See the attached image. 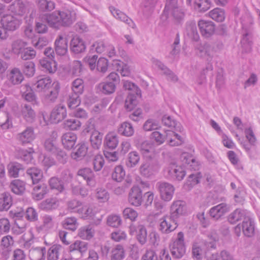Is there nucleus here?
<instances>
[{
  "label": "nucleus",
  "instance_id": "nucleus-1",
  "mask_svg": "<svg viewBox=\"0 0 260 260\" xmlns=\"http://www.w3.org/2000/svg\"><path fill=\"white\" fill-rule=\"evenodd\" d=\"M120 80L119 75L115 72L111 73L107 77V81L99 84L97 89L105 94L113 93L116 89V83Z\"/></svg>",
  "mask_w": 260,
  "mask_h": 260
},
{
  "label": "nucleus",
  "instance_id": "nucleus-31",
  "mask_svg": "<svg viewBox=\"0 0 260 260\" xmlns=\"http://www.w3.org/2000/svg\"><path fill=\"white\" fill-rule=\"evenodd\" d=\"M46 20L51 27L59 29L62 27L58 11H55L47 15Z\"/></svg>",
  "mask_w": 260,
  "mask_h": 260
},
{
  "label": "nucleus",
  "instance_id": "nucleus-23",
  "mask_svg": "<svg viewBox=\"0 0 260 260\" xmlns=\"http://www.w3.org/2000/svg\"><path fill=\"white\" fill-rule=\"evenodd\" d=\"M229 211V207L225 203H221L211 208L209 210L211 217L218 219Z\"/></svg>",
  "mask_w": 260,
  "mask_h": 260
},
{
  "label": "nucleus",
  "instance_id": "nucleus-14",
  "mask_svg": "<svg viewBox=\"0 0 260 260\" xmlns=\"http://www.w3.org/2000/svg\"><path fill=\"white\" fill-rule=\"evenodd\" d=\"M244 132L245 137L248 143L241 141V144L242 145L245 151L250 154L251 147H255L256 146V138L251 128L249 127L245 129Z\"/></svg>",
  "mask_w": 260,
  "mask_h": 260
},
{
  "label": "nucleus",
  "instance_id": "nucleus-3",
  "mask_svg": "<svg viewBox=\"0 0 260 260\" xmlns=\"http://www.w3.org/2000/svg\"><path fill=\"white\" fill-rule=\"evenodd\" d=\"M241 231L247 237H252L254 234V223L249 217L244 218L242 223L237 225L234 228V232L237 236L241 235Z\"/></svg>",
  "mask_w": 260,
  "mask_h": 260
},
{
  "label": "nucleus",
  "instance_id": "nucleus-41",
  "mask_svg": "<svg viewBox=\"0 0 260 260\" xmlns=\"http://www.w3.org/2000/svg\"><path fill=\"white\" fill-rule=\"evenodd\" d=\"M26 175L31 180L33 184L37 183L42 177L41 171L37 168L34 167L27 169Z\"/></svg>",
  "mask_w": 260,
  "mask_h": 260
},
{
  "label": "nucleus",
  "instance_id": "nucleus-21",
  "mask_svg": "<svg viewBox=\"0 0 260 260\" xmlns=\"http://www.w3.org/2000/svg\"><path fill=\"white\" fill-rule=\"evenodd\" d=\"M55 50L58 55H64L68 51V40L66 37L59 35L56 38L55 43Z\"/></svg>",
  "mask_w": 260,
  "mask_h": 260
},
{
  "label": "nucleus",
  "instance_id": "nucleus-37",
  "mask_svg": "<svg viewBox=\"0 0 260 260\" xmlns=\"http://www.w3.org/2000/svg\"><path fill=\"white\" fill-rule=\"evenodd\" d=\"M10 82L13 85L21 83L24 78L20 70L18 68L13 69L8 75Z\"/></svg>",
  "mask_w": 260,
  "mask_h": 260
},
{
  "label": "nucleus",
  "instance_id": "nucleus-43",
  "mask_svg": "<svg viewBox=\"0 0 260 260\" xmlns=\"http://www.w3.org/2000/svg\"><path fill=\"white\" fill-rule=\"evenodd\" d=\"M12 205V197L10 193L5 192L0 198V211L8 210Z\"/></svg>",
  "mask_w": 260,
  "mask_h": 260
},
{
  "label": "nucleus",
  "instance_id": "nucleus-33",
  "mask_svg": "<svg viewBox=\"0 0 260 260\" xmlns=\"http://www.w3.org/2000/svg\"><path fill=\"white\" fill-rule=\"evenodd\" d=\"M58 206L59 201L56 198L47 199L39 204L40 209L46 211L54 210Z\"/></svg>",
  "mask_w": 260,
  "mask_h": 260
},
{
  "label": "nucleus",
  "instance_id": "nucleus-45",
  "mask_svg": "<svg viewBox=\"0 0 260 260\" xmlns=\"http://www.w3.org/2000/svg\"><path fill=\"white\" fill-rule=\"evenodd\" d=\"M140 156L137 151H134L128 154L126 161L127 167L132 168L136 166L140 161Z\"/></svg>",
  "mask_w": 260,
  "mask_h": 260
},
{
  "label": "nucleus",
  "instance_id": "nucleus-10",
  "mask_svg": "<svg viewBox=\"0 0 260 260\" xmlns=\"http://www.w3.org/2000/svg\"><path fill=\"white\" fill-rule=\"evenodd\" d=\"M201 34L205 38H209L212 36L215 30L214 23L211 21L200 20L198 23Z\"/></svg>",
  "mask_w": 260,
  "mask_h": 260
},
{
  "label": "nucleus",
  "instance_id": "nucleus-26",
  "mask_svg": "<svg viewBox=\"0 0 260 260\" xmlns=\"http://www.w3.org/2000/svg\"><path fill=\"white\" fill-rule=\"evenodd\" d=\"M14 243L13 238L10 235L3 237L1 241L0 247L3 255H7L11 250V247Z\"/></svg>",
  "mask_w": 260,
  "mask_h": 260
},
{
  "label": "nucleus",
  "instance_id": "nucleus-63",
  "mask_svg": "<svg viewBox=\"0 0 260 260\" xmlns=\"http://www.w3.org/2000/svg\"><path fill=\"white\" fill-rule=\"evenodd\" d=\"M83 81L81 79L77 78L72 82V92L81 94L83 92Z\"/></svg>",
  "mask_w": 260,
  "mask_h": 260
},
{
  "label": "nucleus",
  "instance_id": "nucleus-7",
  "mask_svg": "<svg viewBox=\"0 0 260 260\" xmlns=\"http://www.w3.org/2000/svg\"><path fill=\"white\" fill-rule=\"evenodd\" d=\"M100 211V209L93 205L82 204L81 208L77 209V213L84 219H94Z\"/></svg>",
  "mask_w": 260,
  "mask_h": 260
},
{
  "label": "nucleus",
  "instance_id": "nucleus-11",
  "mask_svg": "<svg viewBox=\"0 0 260 260\" xmlns=\"http://www.w3.org/2000/svg\"><path fill=\"white\" fill-rule=\"evenodd\" d=\"M212 50L211 45L207 43L198 44L194 48L196 54L198 56L207 60L212 59Z\"/></svg>",
  "mask_w": 260,
  "mask_h": 260
},
{
  "label": "nucleus",
  "instance_id": "nucleus-62",
  "mask_svg": "<svg viewBox=\"0 0 260 260\" xmlns=\"http://www.w3.org/2000/svg\"><path fill=\"white\" fill-rule=\"evenodd\" d=\"M80 94L72 92L69 96L68 100V106L70 109H74L78 106L80 103Z\"/></svg>",
  "mask_w": 260,
  "mask_h": 260
},
{
  "label": "nucleus",
  "instance_id": "nucleus-9",
  "mask_svg": "<svg viewBox=\"0 0 260 260\" xmlns=\"http://www.w3.org/2000/svg\"><path fill=\"white\" fill-rule=\"evenodd\" d=\"M166 170L170 178L178 181H181L186 175L184 168L175 163L170 164Z\"/></svg>",
  "mask_w": 260,
  "mask_h": 260
},
{
  "label": "nucleus",
  "instance_id": "nucleus-61",
  "mask_svg": "<svg viewBox=\"0 0 260 260\" xmlns=\"http://www.w3.org/2000/svg\"><path fill=\"white\" fill-rule=\"evenodd\" d=\"M64 125L66 128L75 131L80 127L81 123L78 119L71 118L66 120L64 122Z\"/></svg>",
  "mask_w": 260,
  "mask_h": 260
},
{
  "label": "nucleus",
  "instance_id": "nucleus-48",
  "mask_svg": "<svg viewBox=\"0 0 260 260\" xmlns=\"http://www.w3.org/2000/svg\"><path fill=\"white\" fill-rule=\"evenodd\" d=\"M103 134L98 131H94L90 136V142L94 149H98L102 143Z\"/></svg>",
  "mask_w": 260,
  "mask_h": 260
},
{
  "label": "nucleus",
  "instance_id": "nucleus-51",
  "mask_svg": "<svg viewBox=\"0 0 260 260\" xmlns=\"http://www.w3.org/2000/svg\"><path fill=\"white\" fill-rule=\"evenodd\" d=\"M209 16L217 22H222L225 19V12L223 9L217 8L210 11Z\"/></svg>",
  "mask_w": 260,
  "mask_h": 260
},
{
  "label": "nucleus",
  "instance_id": "nucleus-6",
  "mask_svg": "<svg viewBox=\"0 0 260 260\" xmlns=\"http://www.w3.org/2000/svg\"><path fill=\"white\" fill-rule=\"evenodd\" d=\"M161 199L165 201H170L173 198L175 188L174 186L166 182H158L156 185Z\"/></svg>",
  "mask_w": 260,
  "mask_h": 260
},
{
  "label": "nucleus",
  "instance_id": "nucleus-17",
  "mask_svg": "<svg viewBox=\"0 0 260 260\" xmlns=\"http://www.w3.org/2000/svg\"><path fill=\"white\" fill-rule=\"evenodd\" d=\"M20 115L28 123H32L36 119V112L31 106L28 104H23L21 106Z\"/></svg>",
  "mask_w": 260,
  "mask_h": 260
},
{
  "label": "nucleus",
  "instance_id": "nucleus-42",
  "mask_svg": "<svg viewBox=\"0 0 260 260\" xmlns=\"http://www.w3.org/2000/svg\"><path fill=\"white\" fill-rule=\"evenodd\" d=\"M27 45V44L26 42L21 39H17L12 43V52L16 55H19Z\"/></svg>",
  "mask_w": 260,
  "mask_h": 260
},
{
  "label": "nucleus",
  "instance_id": "nucleus-36",
  "mask_svg": "<svg viewBox=\"0 0 260 260\" xmlns=\"http://www.w3.org/2000/svg\"><path fill=\"white\" fill-rule=\"evenodd\" d=\"M42 70L49 73H54L57 70V64L54 60L49 61L46 59L40 60Z\"/></svg>",
  "mask_w": 260,
  "mask_h": 260
},
{
  "label": "nucleus",
  "instance_id": "nucleus-20",
  "mask_svg": "<svg viewBox=\"0 0 260 260\" xmlns=\"http://www.w3.org/2000/svg\"><path fill=\"white\" fill-rule=\"evenodd\" d=\"M77 175L86 181L87 185L94 186L95 184L94 173L88 168H82L78 170Z\"/></svg>",
  "mask_w": 260,
  "mask_h": 260
},
{
  "label": "nucleus",
  "instance_id": "nucleus-32",
  "mask_svg": "<svg viewBox=\"0 0 260 260\" xmlns=\"http://www.w3.org/2000/svg\"><path fill=\"white\" fill-rule=\"evenodd\" d=\"M125 256V250L121 244L115 245L111 251V260H122Z\"/></svg>",
  "mask_w": 260,
  "mask_h": 260
},
{
  "label": "nucleus",
  "instance_id": "nucleus-13",
  "mask_svg": "<svg viewBox=\"0 0 260 260\" xmlns=\"http://www.w3.org/2000/svg\"><path fill=\"white\" fill-rule=\"evenodd\" d=\"M65 252L64 248L60 244H55L50 246L47 252V260H58Z\"/></svg>",
  "mask_w": 260,
  "mask_h": 260
},
{
  "label": "nucleus",
  "instance_id": "nucleus-53",
  "mask_svg": "<svg viewBox=\"0 0 260 260\" xmlns=\"http://www.w3.org/2000/svg\"><path fill=\"white\" fill-rule=\"evenodd\" d=\"M55 224L54 218L53 216L45 214L42 217V226L43 229L49 230L53 229Z\"/></svg>",
  "mask_w": 260,
  "mask_h": 260
},
{
  "label": "nucleus",
  "instance_id": "nucleus-40",
  "mask_svg": "<svg viewBox=\"0 0 260 260\" xmlns=\"http://www.w3.org/2000/svg\"><path fill=\"white\" fill-rule=\"evenodd\" d=\"M36 5L41 12L51 11L55 8L53 2L47 0H36Z\"/></svg>",
  "mask_w": 260,
  "mask_h": 260
},
{
  "label": "nucleus",
  "instance_id": "nucleus-58",
  "mask_svg": "<svg viewBox=\"0 0 260 260\" xmlns=\"http://www.w3.org/2000/svg\"><path fill=\"white\" fill-rule=\"evenodd\" d=\"M20 54L22 60H26L34 59L36 56V52L33 48L26 46Z\"/></svg>",
  "mask_w": 260,
  "mask_h": 260
},
{
  "label": "nucleus",
  "instance_id": "nucleus-5",
  "mask_svg": "<svg viewBox=\"0 0 260 260\" xmlns=\"http://www.w3.org/2000/svg\"><path fill=\"white\" fill-rule=\"evenodd\" d=\"M157 161L154 159L146 160L140 166V174L145 177H149L157 173L159 170Z\"/></svg>",
  "mask_w": 260,
  "mask_h": 260
},
{
  "label": "nucleus",
  "instance_id": "nucleus-57",
  "mask_svg": "<svg viewBox=\"0 0 260 260\" xmlns=\"http://www.w3.org/2000/svg\"><path fill=\"white\" fill-rule=\"evenodd\" d=\"M111 239L116 242H120L127 239V234L122 230H118L112 232L110 235Z\"/></svg>",
  "mask_w": 260,
  "mask_h": 260
},
{
  "label": "nucleus",
  "instance_id": "nucleus-15",
  "mask_svg": "<svg viewBox=\"0 0 260 260\" xmlns=\"http://www.w3.org/2000/svg\"><path fill=\"white\" fill-rule=\"evenodd\" d=\"M176 132L174 130L165 131L166 139L171 146H180L184 143L183 138Z\"/></svg>",
  "mask_w": 260,
  "mask_h": 260
},
{
  "label": "nucleus",
  "instance_id": "nucleus-8",
  "mask_svg": "<svg viewBox=\"0 0 260 260\" xmlns=\"http://www.w3.org/2000/svg\"><path fill=\"white\" fill-rule=\"evenodd\" d=\"M1 23L8 31H14L19 27L21 20L14 15H7L2 18Z\"/></svg>",
  "mask_w": 260,
  "mask_h": 260
},
{
  "label": "nucleus",
  "instance_id": "nucleus-4",
  "mask_svg": "<svg viewBox=\"0 0 260 260\" xmlns=\"http://www.w3.org/2000/svg\"><path fill=\"white\" fill-rule=\"evenodd\" d=\"M178 225L177 220L171 216L165 215L159 219L158 230L162 234H168L175 230Z\"/></svg>",
  "mask_w": 260,
  "mask_h": 260
},
{
  "label": "nucleus",
  "instance_id": "nucleus-22",
  "mask_svg": "<svg viewBox=\"0 0 260 260\" xmlns=\"http://www.w3.org/2000/svg\"><path fill=\"white\" fill-rule=\"evenodd\" d=\"M185 211L184 202L180 200L176 201L171 205L170 216L176 220L180 216L183 215Z\"/></svg>",
  "mask_w": 260,
  "mask_h": 260
},
{
  "label": "nucleus",
  "instance_id": "nucleus-34",
  "mask_svg": "<svg viewBox=\"0 0 260 260\" xmlns=\"http://www.w3.org/2000/svg\"><path fill=\"white\" fill-rule=\"evenodd\" d=\"M119 143L117 135L114 132L109 133L105 137L104 145L111 149H115Z\"/></svg>",
  "mask_w": 260,
  "mask_h": 260
},
{
  "label": "nucleus",
  "instance_id": "nucleus-24",
  "mask_svg": "<svg viewBox=\"0 0 260 260\" xmlns=\"http://www.w3.org/2000/svg\"><path fill=\"white\" fill-rule=\"evenodd\" d=\"M109 9L111 13L116 19L125 23L132 28L135 27V24L133 20L125 14L113 7H110Z\"/></svg>",
  "mask_w": 260,
  "mask_h": 260
},
{
  "label": "nucleus",
  "instance_id": "nucleus-59",
  "mask_svg": "<svg viewBox=\"0 0 260 260\" xmlns=\"http://www.w3.org/2000/svg\"><path fill=\"white\" fill-rule=\"evenodd\" d=\"M63 224L66 229L73 231H75L78 226L77 219L74 217L66 218L63 221Z\"/></svg>",
  "mask_w": 260,
  "mask_h": 260
},
{
  "label": "nucleus",
  "instance_id": "nucleus-50",
  "mask_svg": "<svg viewBox=\"0 0 260 260\" xmlns=\"http://www.w3.org/2000/svg\"><path fill=\"white\" fill-rule=\"evenodd\" d=\"M87 151V145L85 143L81 144L77 151L72 153L71 157L73 159L76 160H81L86 155Z\"/></svg>",
  "mask_w": 260,
  "mask_h": 260
},
{
  "label": "nucleus",
  "instance_id": "nucleus-49",
  "mask_svg": "<svg viewBox=\"0 0 260 260\" xmlns=\"http://www.w3.org/2000/svg\"><path fill=\"white\" fill-rule=\"evenodd\" d=\"M94 234V230L90 226H83L78 231V236L84 240H90Z\"/></svg>",
  "mask_w": 260,
  "mask_h": 260
},
{
  "label": "nucleus",
  "instance_id": "nucleus-54",
  "mask_svg": "<svg viewBox=\"0 0 260 260\" xmlns=\"http://www.w3.org/2000/svg\"><path fill=\"white\" fill-rule=\"evenodd\" d=\"M16 157L18 159H21L26 164L31 162L32 159V154L26 150H18L16 153Z\"/></svg>",
  "mask_w": 260,
  "mask_h": 260
},
{
  "label": "nucleus",
  "instance_id": "nucleus-39",
  "mask_svg": "<svg viewBox=\"0 0 260 260\" xmlns=\"http://www.w3.org/2000/svg\"><path fill=\"white\" fill-rule=\"evenodd\" d=\"M186 35L192 40L197 41L200 38L196 23L193 21L187 22L185 30Z\"/></svg>",
  "mask_w": 260,
  "mask_h": 260
},
{
  "label": "nucleus",
  "instance_id": "nucleus-16",
  "mask_svg": "<svg viewBox=\"0 0 260 260\" xmlns=\"http://www.w3.org/2000/svg\"><path fill=\"white\" fill-rule=\"evenodd\" d=\"M129 202L133 206H140L142 203V192L138 186H133L129 193Z\"/></svg>",
  "mask_w": 260,
  "mask_h": 260
},
{
  "label": "nucleus",
  "instance_id": "nucleus-12",
  "mask_svg": "<svg viewBox=\"0 0 260 260\" xmlns=\"http://www.w3.org/2000/svg\"><path fill=\"white\" fill-rule=\"evenodd\" d=\"M35 138L34 128L32 127H27L23 131L18 134L16 139L20 144L26 145L30 143Z\"/></svg>",
  "mask_w": 260,
  "mask_h": 260
},
{
  "label": "nucleus",
  "instance_id": "nucleus-29",
  "mask_svg": "<svg viewBox=\"0 0 260 260\" xmlns=\"http://www.w3.org/2000/svg\"><path fill=\"white\" fill-rule=\"evenodd\" d=\"M10 10L19 16H23L27 11L26 5L21 0L15 1L10 6Z\"/></svg>",
  "mask_w": 260,
  "mask_h": 260
},
{
  "label": "nucleus",
  "instance_id": "nucleus-2",
  "mask_svg": "<svg viewBox=\"0 0 260 260\" xmlns=\"http://www.w3.org/2000/svg\"><path fill=\"white\" fill-rule=\"evenodd\" d=\"M170 249L172 255L177 258H180L185 254L186 248L183 232H180L177 234L176 239L170 244Z\"/></svg>",
  "mask_w": 260,
  "mask_h": 260
},
{
  "label": "nucleus",
  "instance_id": "nucleus-28",
  "mask_svg": "<svg viewBox=\"0 0 260 260\" xmlns=\"http://www.w3.org/2000/svg\"><path fill=\"white\" fill-rule=\"evenodd\" d=\"M248 214L247 210L237 209L229 215L228 220L231 223L234 224L242 219H244L245 217H249Z\"/></svg>",
  "mask_w": 260,
  "mask_h": 260
},
{
  "label": "nucleus",
  "instance_id": "nucleus-25",
  "mask_svg": "<svg viewBox=\"0 0 260 260\" xmlns=\"http://www.w3.org/2000/svg\"><path fill=\"white\" fill-rule=\"evenodd\" d=\"M70 48L75 53H80L85 51L86 46L84 41L77 36H74L70 42Z\"/></svg>",
  "mask_w": 260,
  "mask_h": 260
},
{
  "label": "nucleus",
  "instance_id": "nucleus-19",
  "mask_svg": "<svg viewBox=\"0 0 260 260\" xmlns=\"http://www.w3.org/2000/svg\"><path fill=\"white\" fill-rule=\"evenodd\" d=\"M67 116V110L65 106L62 104L55 106L53 109L50 117L55 123L62 120Z\"/></svg>",
  "mask_w": 260,
  "mask_h": 260
},
{
  "label": "nucleus",
  "instance_id": "nucleus-55",
  "mask_svg": "<svg viewBox=\"0 0 260 260\" xmlns=\"http://www.w3.org/2000/svg\"><path fill=\"white\" fill-rule=\"evenodd\" d=\"M96 200L100 203L107 202L110 198V194L107 190L104 188H98L95 193Z\"/></svg>",
  "mask_w": 260,
  "mask_h": 260
},
{
  "label": "nucleus",
  "instance_id": "nucleus-60",
  "mask_svg": "<svg viewBox=\"0 0 260 260\" xmlns=\"http://www.w3.org/2000/svg\"><path fill=\"white\" fill-rule=\"evenodd\" d=\"M137 238L141 245H144L147 241V233L146 228L142 225L138 226Z\"/></svg>",
  "mask_w": 260,
  "mask_h": 260
},
{
  "label": "nucleus",
  "instance_id": "nucleus-47",
  "mask_svg": "<svg viewBox=\"0 0 260 260\" xmlns=\"http://www.w3.org/2000/svg\"><path fill=\"white\" fill-rule=\"evenodd\" d=\"M52 83L51 79L49 77H40L36 83V88L38 91H42L48 89Z\"/></svg>",
  "mask_w": 260,
  "mask_h": 260
},
{
  "label": "nucleus",
  "instance_id": "nucleus-38",
  "mask_svg": "<svg viewBox=\"0 0 260 260\" xmlns=\"http://www.w3.org/2000/svg\"><path fill=\"white\" fill-rule=\"evenodd\" d=\"M45 247H32L29 251V256L31 260H45Z\"/></svg>",
  "mask_w": 260,
  "mask_h": 260
},
{
  "label": "nucleus",
  "instance_id": "nucleus-46",
  "mask_svg": "<svg viewBox=\"0 0 260 260\" xmlns=\"http://www.w3.org/2000/svg\"><path fill=\"white\" fill-rule=\"evenodd\" d=\"M194 9L199 12H205L211 7L210 0H194Z\"/></svg>",
  "mask_w": 260,
  "mask_h": 260
},
{
  "label": "nucleus",
  "instance_id": "nucleus-64",
  "mask_svg": "<svg viewBox=\"0 0 260 260\" xmlns=\"http://www.w3.org/2000/svg\"><path fill=\"white\" fill-rule=\"evenodd\" d=\"M136 95L134 94H129L125 102V107L128 111L132 110L137 104Z\"/></svg>",
  "mask_w": 260,
  "mask_h": 260
},
{
  "label": "nucleus",
  "instance_id": "nucleus-52",
  "mask_svg": "<svg viewBox=\"0 0 260 260\" xmlns=\"http://www.w3.org/2000/svg\"><path fill=\"white\" fill-rule=\"evenodd\" d=\"M10 187L12 191L17 194H21L25 189L24 182L18 179L13 180L10 184Z\"/></svg>",
  "mask_w": 260,
  "mask_h": 260
},
{
  "label": "nucleus",
  "instance_id": "nucleus-18",
  "mask_svg": "<svg viewBox=\"0 0 260 260\" xmlns=\"http://www.w3.org/2000/svg\"><path fill=\"white\" fill-rule=\"evenodd\" d=\"M58 12L62 27L70 26L76 20V13L74 11L67 10Z\"/></svg>",
  "mask_w": 260,
  "mask_h": 260
},
{
  "label": "nucleus",
  "instance_id": "nucleus-44",
  "mask_svg": "<svg viewBox=\"0 0 260 260\" xmlns=\"http://www.w3.org/2000/svg\"><path fill=\"white\" fill-rule=\"evenodd\" d=\"M23 169L22 165L18 162H11L8 165V174L11 177H18L20 171Z\"/></svg>",
  "mask_w": 260,
  "mask_h": 260
},
{
  "label": "nucleus",
  "instance_id": "nucleus-27",
  "mask_svg": "<svg viewBox=\"0 0 260 260\" xmlns=\"http://www.w3.org/2000/svg\"><path fill=\"white\" fill-rule=\"evenodd\" d=\"M77 139L76 135L72 132L66 133L61 137L62 145L67 149H71L74 146Z\"/></svg>",
  "mask_w": 260,
  "mask_h": 260
},
{
  "label": "nucleus",
  "instance_id": "nucleus-30",
  "mask_svg": "<svg viewBox=\"0 0 260 260\" xmlns=\"http://www.w3.org/2000/svg\"><path fill=\"white\" fill-rule=\"evenodd\" d=\"M162 122L164 125L170 128L171 130L176 132H182L183 127L181 124L169 116L165 115L162 118Z\"/></svg>",
  "mask_w": 260,
  "mask_h": 260
},
{
  "label": "nucleus",
  "instance_id": "nucleus-35",
  "mask_svg": "<svg viewBox=\"0 0 260 260\" xmlns=\"http://www.w3.org/2000/svg\"><path fill=\"white\" fill-rule=\"evenodd\" d=\"M117 132L120 135L128 137L134 135L135 131L131 123L124 122L119 125Z\"/></svg>",
  "mask_w": 260,
  "mask_h": 260
},
{
  "label": "nucleus",
  "instance_id": "nucleus-56",
  "mask_svg": "<svg viewBox=\"0 0 260 260\" xmlns=\"http://www.w3.org/2000/svg\"><path fill=\"white\" fill-rule=\"evenodd\" d=\"M47 193L46 187L44 186H36L32 192L34 198L36 200L42 199Z\"/></svg>",
  "mask_w": 260,
  "mask_h": 260
}]
</instances>
